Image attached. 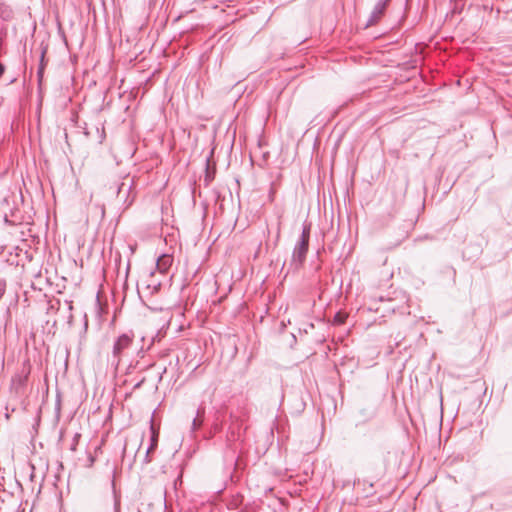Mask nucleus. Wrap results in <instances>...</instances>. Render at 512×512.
<instances>
[{
	"instance_id": "obj_1",
	"label": "nucleus",
	"mask_w": 512,
	"mask_h": 512,
	"mask_svg": "<svg viewBox=\"0 0 512 512\" xmlns=\"http://www.w3.org/2000/svg\"><path fill=\"white\" fill-rule=\"evenodd\" d=\"M30 373V368L28 367L26 370H24L20 374H16L12 380H11V389L16 393L19 394L23 391L26 382L28 380V375Z\"/></svg>"
},
{
	"instance_id": "obj_2",
	"label": "nucleus",
	"mask_w": 512,
	"mask_h": 512,
	"mask_svg": "<svg viewBox=\"0 0 512 512\" xmlns=\"http://www.w3.org/2000/svg\"><path fill=\"white\" fill-rule=\"evenodd\" d=\"M173 263L171 255L164 254L160 256L156 263V268L160 273H166Z\"/></svg>"
},
{
	"instance_id": "obj_3",
	"label": "nucleus",
	"mask_w": 512,
	"mask_h": 512,
	"mask_svg": "<svg viewBox=\"0 0 512 512\" xmlns=\"http://www.w3.org/2000/svg\"><path fill=\"white\" fill-rule=\"evenodd\" d=\"M309 236L306 232H303L302 239L299 247L296 249L294 256L298 258L299 262H302L308 249Z\"/></svg>"
},
{
	"instance_id": "obj_4",
	"label": "nucleus",
	"mask_w": 512,
	"mask_h": 512,
	"mask_svg": "<svg viewBox=\"0 0 512 512\" xmlns=\"http://www.w3.org/2000/svg\"><path fill=\"white\" fill-rule=\"evenodd\" d=\"M131 341H132V339L128 335H121L117 339V341L114 345V349H113L114 354L120 355L124 349H126L130 346Z\"/></svg>"
},
{
	"instance_id": "obj_5",
	"label": "nucleus",
	"mask_w": 512,
	"mask_h": 512,
	"mask_svg": "<svg viewBox=\"0 0 512 512\" xmlns=\"http://www.w3.org/2000/svg\"><path fill=\"white\" fill-rule=\"evenodd\" d=\"M150 430H151V446L148 449V453L155 449V447L157 446L158 437H159V430L154 424H151Z\"/></svg>"
},
{
	"instance_id": "obj_6",
	"label": "nucleus",
	"mask_w": 512,
	"mask_h": 512,
	"mask_svg": "<svg viewBox=\"0 0 512 512\" xmlns=\"http://www.w3.org/2000/svg\"><path fill=\"white\" fill-rule=\"evenodd\" d=\"M347 315L345 313L339 312L334 317V323L343 324L346 321Z\"/></svg>"
},
{
	"instance_id": "obj_7",
	"label": "nucleus",
	"mask_w": 512,
	"mask_h": 512,
	"mask_svg": "<svg viewBox=\"0 0 512 512\" xmlns=\"http://www.w3.org/2000/svg\"><path fill=\"white\" fill-rule=\"evenodd\" d=\"M4 72V66L0 63V77L2 76Z\"/></svg>"
}]
</instances>
